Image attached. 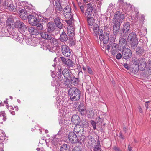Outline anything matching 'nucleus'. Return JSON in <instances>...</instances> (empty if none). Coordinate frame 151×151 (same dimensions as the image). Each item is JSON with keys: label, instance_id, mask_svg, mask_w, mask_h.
I'll return each instance as SVG.
<instances>
[{"label": "nucleus", "instance_id": "473e14b6", "mask_svg": "<svg viewBox=\"0 0 151 151\" xmlns=\"http://www.w3.org/2000/svg\"><path fill=\"white\" fill-rule=\"evenodd\" d=\"M36 26H37V27L35 28L36 29L40 34L43 29V23L39 22Z\"/></svg>", "mask_w": 151, "mask_h": 151}, {"label": "nucleus", "instance_id": "e433bc0d", "mask_svg": "<svg viewBox=\"0 0 151 151\" xmlns=\"http://www.w3.org/2000/svg\"><path fill=\"white\" fill-rule=\"evenodd\" d=\"M119 47V50L120 51H122L125 49H127L128 48H126L127 47V43L123 44H119L118 45Z\"/></svg>", "mask_w": 151, "mask_h": 151}, {"label": "nucleus", "instance_id": "5701e85b", "mask_svg": "<svg viewBox=\"0 0 151 151\" xmlns=\"http://www.w3.org/2000/svg\"><path fill=\"white\" fill-rule=\"evenodd\" d=\"M71 122L75 125H78L80 122L79 116L77 115H73L71 118Z\"/></svg>", "mask_w": 151, "mask_h": 151}, {"label": "nucleus", "instance_id": "bb28decb", "mask_svg": "<svg viewBox=\"0 0 151 151\" xmlns=\"http://www.w3.org/2000/svg\"><path fill=\"white\" fill-rule=\"evenodd\" d=\"M67 33L68 36L72 37L75 35L74 27L72 26H68L67 27Z\"/></svg>", "mask_w": 151, "mask_h": 151}, {"label": "nucleus", "instance_id": "20e7f679", "mask_svg": "<svg viewBox=\"0 0 151 151\" xmlns=\"http://www.w3.org/2000/svg\"><path fill=\"white\" fill-rule=\"evenodd\" d=\"M127 40L130 44L131 48L135 49L138 43V38L135 32H131L128 36Z\"/></svg>", "mask_w": 151, "mask_h": 151}, {"label": "nucleus", "instance_id": "37998d69", "mask_svg": "<svg viewBox=\"0 0 151 151\" xmlns=\"http://www.w3.org/2000/svg\"><path fill=\"white\" fill-rule=\"evenodd\" d=\"M48 32H40V35L41 37L44 39H46Z\"/></svg>", "mask_w": 151, "mask_h": 151}, {"label": "nucleus", "instance_id": "4468645a", "mask_svg": "<svg viewBox=\"0 0 151 151\" xmlns=\"http://www.w3.org/2000/svg\"><path fill=\"white\" fill-rule=\"evenodd\" d=\"M86 140L87 142V145L88 148H91L96 144V140L91 135H89L86 137Z\"/></svg>", "mask_w": 151, "mask_h": 151}, {"label": "nucleus", "instance_id": "ea45409f", "mask_svg": "<svg viewBox=\"0 0 151 151\" xmlns=\"http://www.w3.org/2000/svg\"><path fill=\"white\" fill-rule=\"evenodd\" d=\"M25 41L27 44L29 45L31 44V42H33L31 38L29 37L28 36L26 37Z\"/></svg>", "mask_w": 151, "mask_h": 151}, {"label": "nucleus", "instance_id": "864d4df0", "mask_svg": "<svg viewBox=\"0 0 151 151\" xmlns=\"http://www.w3.org/2000/svg\"><path fill=\"white\" fill-rule=\"evenodd\" d=\"M132 62L133 63V65H138L139 64L138 61L137 60L135 59L133 60L132 61Z\"/></svg>", "mask_w": 151, "mask_h": 151}, {"label": "nucleus", "instance_id": "09e8293b", "mask_svg": "<svg viewBox=\"0 0 151 151\" xmlns=\"http://www.w3.org/2000/svg\"><path fill=\"white\" fill-rule=\"evenodd\" d=\"M139 63H140L141 65H142L145 64V59L142 58H140L138 59Z\"/></svg>", "mask_w": 151, "mask_h": 151}, {"label": "nucleus", "instance_id": "4c0bfd02", "mask_svg": "<svg viewBox=\"0 0 151 151\" xmlns=\"http://www.w3.org/2000/svg\"><path fill=\"white\" fill-rule=\"evenodd\" d=\"M103 48H104V47H105V50H106V53L107 55H108L109 54V50L110 49V47H111V45L112 44L109 43L108 45H104V44H103Z\"/></svg>", "mask_w": 151, "mask_h": 151}, {"label": "nucleus", "instance_id": "b1692460", "mask_svg": "<svg viewBox=\"0 0 151 151\" xmlns=\"http://www.w3.org/2000/svg\"><path fill=\"white\" fill-rule=\"evenodd\" d=\"M93 10V6L90 3H88L87 5L86 9L85 14L87 15H91L92 12Z\"/></svg>", "mask_w": 151, "mask_h": 151}, {"label": "nucleus", "instance_id": "a18cd8bd", "mask_svg": "<svg viewBox=\"0 0 151 151\" xmlns=\"http://www.w3.org/2000/svg\"><path fill=\"white\" fill-rule=\"evenodd\" d=\"M122 38H121L120 40L119 41V44H124V43H127V41L126 39L124 38V37H122Z\"/></svg>", "mask_w": 151, "mask_h": 151}, {"label": "nucleus", "instance_id": "f704fd0d", "mask_svg": "<svg viewBox=\"0 0 151 151\" xmlns=\"http://www.w3.org/2000/svg\"><path fill=\"white\" fill-rule=\"evenodd\" d=\"M68 145L64 144L60 146L59 151H68Z\"/></svg>", "mask_w": 151, "mask_h": 151}, {"label": "nucleus", "instance_id": "ddd939ff", "mask_svg": "<svg viewBox=\"0 0 151 151\" xmlns=\"http://www.w3.org/2000/svg\"><path fill=\"white\" fill-rule=\"evenodd\" d=\"M61 71V74L62 75V77H64L65 79H69L73 75L71 72L67 68L63 69L61 73V70H59L58 72Z\"/></svg>", "mask_w": 151, "mask_h": 151}, {"label": "nucleus", "instance_id": "9d476101", "mask_svg": "<svg viewBox=\"0 0 151 151\" xmlns=\"http://www.w3.org/2000/svg\"><path fill=\"white\" fill-rule=\"evenodd\" d=\"M99 37L101 42H102L103 44H107L109 39V35L106 32H104L103 34V32L99 35Z\"/></svg>", "mask_w": 151, "mask_h": 151}, {"label": "nucleus", "instance_id": "6ab92c4d", "mask_svg": "<svg viewBox=\"0 0 151 151\" xmlns=\"http://www.w3.org/2000/svg\"><path fill=\"white\" fill-rule=\"evenodd\" d=\"M15 25V28H17L22 31H25L27 29V27L24 23L19 20L16 21Z\"/></svg>", "mask_w": 151, "mask_h": 151}, {"label": "nucleus", "instance_id": "a211bd4d", "mask_svg": "<svg viewBox=\"0 0 151 151\" xmlns=\"http://www.w3.org/2000/svg\"><path fill=\"white\" fill-rule=\"evenodd\" d=\"M84 128L79 125H76L74 129V131L76 132L77 135H83L85 134L86 132L84 130Z\"/></svg>", "mask_w": 151, "mask_h": 151}, {"label": "nucleus", "instance_id": "13d9d810", "mask_svg": "<svg viewBox=\"0 0 151 151\" xmlns=\"http://www.w3.org/2000/svg\"><path fill=\"white\" fill-rule=\"evenodd\" d=\"M119 137L122 140H124L125 139L124 137L122 134L121 132H120L119 134Z\"/></svg>", "mask_w": 151, "mask_h": 151}, {"label": "nucleus", "instance_id": "0e129e2a", "mask_svg": "<svg viewBox=\"0 0 151 151\" xmlns=\"http://www.w3.org/2000/svg\"><path fill=\"white\" fill-rule=\"evenodd\" d=\"M132 150V147L130 145L128 146V151H131Z\"/></svg>", "mask_w": 151, "mask_h": 151}, {"label": "nucleus", "instance_id": "412c9836", "mask_svg": "<svg viewBox=\"0 0 151 151\" xmlns=\"http://www.w3.org/2000/svg\"><path fill=\"white\" fill-rule=\"evenodd\" d=\"M15 22H14L13 20L11 18H8L6 21V24L8 29L15 28Z\"/></svg>", "mask_w": 151, "mask_h": 151}, {"label": "nucleus", "instance_id": "58836bf2", "mask_svg": "<svg viewBox=\"0 0 151 151\" xmlns=\"http://www.w3.org/2000/svg\"><path fill=\"white\" fill-rule=\"evenodd\" d=\"M83 135L79 134L78 136H80L79 139H80V142L81 143H83L86 140V137Z\"/></svg>", "mask_w": 151, "mask_h": 151}, {"label": "nucleus", "instance_id": "774afa93", "mask_svg": "<svg viewBox=\"0 0 151 151\" xmlns=\"http://www.w3.org/2000/svg\"><path fill=\"white\" fill-rule=\"evenodd\" d=\"M139 111L140 113H142V108L140 106H139L138 107Z\"/></svg>", "mask_w": 151, "mask_h": 151}, {"label": "nucleus", "instance_id": "338daca9", "mask_svg": "<svg viewBox=\"0 0 151 151\" xmlns=\"http://www.w3.org/2000/svg\"><path fill=\"white\" fill-rule=\"evenodd\" d=\"M113 5L111 3L109 5V8L111 9L113 8Z\"/></svg>", "mask_w": 151, "mask_h": 151}, {"label": "nucleus", "instance_id": "dca6fc26", "mask_svg": "<svg viewBox=\"0 0 151 151\" xmlns=\"http://www.w3.org/2000/svg\"><path fill=\"white\" fill-rule=\"evenodd\" d=\"M63 12L64 15L66 18L69 19L72 16L71 15V9L68 6H66L63 9Z\"/></svg>", "mask_w": 151, "mask_h": 151}, {"label": "nucleus", "instance_id": "69168bd1", "mask_svg": "<svg viewBox=\"0 0 151 151\" xmlns=\"http://www.w3.org/2000/svg\"><path fill=\"white\" fill-rule=\"evenodd\" d=\"M114 149L116 151H121L119 148L116 147H114Z\"/></svg>", "mask_w": 151, "mask_h": 151}, {"label": "nucleus", "instance_id": "5fc2aeb1", "mask_svg": "<svg viewBox=\"0 0 151 151\" xmlns=\"http://www.w3.org/2000/svg\"><path fill=\"white\" fill-rule=\"evenodd\" d=\"M122 55L120 53H118L116 55V58L118 60H119L122 58Z\"/></svg>", "mask_w": 151, "mask_h": 151}, {"label": "nucleus", "instance_id": "0eeeda50", "mask_svg": "<svg viewBox=\"0 0 151 151\" xmlns=\"http://www.w3.org/2000/svg\"><path fill=\"white\" fill-rule=\"evenodd\" d=\"M5 32L7 35L12 37L17 41H19L20 37L17 34L18 31L15 28L7 29Z\"/></svg>", "mask_w": 151, "mask_h": 151}, {"label": "nucleus", "instance_id": "052dcab7", "mask_svg": "<svg viewBox=\"0 0 151 151\" xmlns=\"http://www.w3.org/2000/svg\"><path fill=\"white\" fill-rule=\"evenodd\" d=\"M80 8L82 12L83 13L84 12V11L83 5H81V6H80Z\"/></svg>", "mask_w": 151, "mask_h": 151}, {"label": "nucleus", "instance_id": "a19ab883", "mask_svg": "<svg viewBox=\"0 0 151 151\" xmlns=\"http://www.w3.org/2000/svg\"><path fill=\"white\" fill-rule=\"evenodd\" d=\"M69 19L65 20V21L67 23V24L69 25V26H71L72 24V21L73 20V18L72 16Z\"/></svg>", "mask_w": 151, "mask_h": 151}, {"label": "nucleus", "instance_id": "6e6552de", "mask_svg": "<svg viewBox=\"0 0 151 151\" xmlns=\"http://www.w3.org/2000/svg\"><path fill=\"white\" fill-rule=\"evenodd\" d=\"M27 18L29 23L32 26L36 25L40 21L38 17L33 14L29 15Z\"/></svg>", "mask_w": 151, "mask_h": 151}, {"label": "nucleus", "instance_id": "2f4dec72", "mask_svg": "<svg viewBox=\"0 0 151 151\" xmlns=\"http://www.w3.org/2000/svg\"><path fill=\"white\" fill-rule=\"evenodd\" d=\"M101 147L100 141L99 139H98L94 147L93 150L94 151H101Z\"/></svg>", "mask_w": 151, "mask_h": 151}, {"label": "nucleus", "instance_id": "c9c22d12", "mask_svg": "<svg viewBox=\"0 0 151 151\" xmlns=\"http://www.w3.org/2000/svg\"><path fill=\"white\" fill-rule=\"evenodd\" d=\"M83 105L81 104L78 106V110L80 114L82 116H83L86 115V111L83 109L81 108L82 107Z\"/></svg>", "mask_w": 151, "mask_h": 151}, {"label": "nucleus", "instance_id": "8fccbe9b", "mask_svg": "<svg viewBox=\"0 0 151 151\" xmlns=\"http://www.w3.org/2000/svg\"><path fill=\"white\" fill-rule=\"evenodd\" d=\"M48 32L47 33V36L46 39L50 40L53 37V36L51 34Z\"/></svg>", "mask_w": 151, "mask_h": 151}, {"label": "nucleus", "instance_id": "393cba45", "mask_svg": "<svg viewBox=\"0 0 151 151\" xmlns=\"http://www.w3.org/2000/svg\"><path fill=\"white\" fill-rule=\"evenodd\" d=\"M60 18L58 16H56V18L54 19L55 24L56 27H58L60 29H61L62 27L63 24H62L60 20Z\"/></svg>", "mask_w": 151, "mask_h": 151}, {"label": "nucleus", "instance_id": "7ed1b4c3", "mask_svg": "<svg viewBox=\"0 0 151 151\" xmlns=\"http://www.w3.org/2000/svg\"><path fill=\"white\" fill-rule=\"evenodd\" d=\"M68 92V95L72 101H76L79 100L81 92L79 89L76 87L71 88Z\"/></svg>", "mask_w": 151, "mask_h": 151}, {"label": "nucleus", "instance_id": "49530a36", "mask_svg": "<svg viewBox=\"0 0 151 151\" xmlns=\"http://www.w3.org/2000/svg\"><path fill=\"white\" fill-rule=\"evenodd\" d=\"M136 50L137 52L138 53H142L144 51V50L142 48V47H137Z\"/></svg>", "mask_w": 151, "mask_h": 151}, {"label": "nucleus", "instance_id": "4d7b16f0", "mask_svg": "<svg viewBox=\"0 0 151 151\" xmlns=\"http://www.w3.org/2000/svg\"><path fill=\"white\" fill-rule=\"evenodd\" d=\"M123 66L127 70H129L130 69V67L128 66V64L127 63H124Z\"/></svg>", "mask_w": 151, "mask_h": 151}, {"label": "nucleus", "instance_id": "c85d7f7f", "mask_svg": "<svg viewBox=\"0 0 151 151\" xmlns=\"http://www.w3.org/2000/svg\"><path fill=\"white\" fill-rule=\"evenodd\" d=\"M28 30L30 34L31 35H37L39 34L36 28L33 27H31L28 28Z\"/></svg>", "mask_w": 151, "mask_h": 151}, {"label": "nucleus", "instance_id": "f8f14e48", "mask_svg": "<svg viewBox=\"0 0 151 151\" xmlns=\"http://www.w3.org/2000/svg\"><path fill=\"white\" fill-rule=\"evenodd\" d=\"M77 135L75 133L73 132H70L68 135V138L70 142L73 144L77 143L79 141Z\"/></svg>", "mask_w": 151, "mask_h": 151}, {"label": "nucleus", "instance_id": "6e6d98bb", "mask_svg": "<svg viewBox=\"0 0 151 151\" xmlns=\"http://www.w3.org/2000/svg\"><path fill=\"white\" fill-rule=\"evenodd\" d=\"M87 69L88 70V73L90 74H91V75L92 74H93L92 71L91 69L89 67H88L87 68Z\"/></svg>", "mask_w": 151, "mask_h": 151}, {"label": "nucleus", "instance_id": "423d86ee", "mask_svg": "<svg viewBox=\"0 0 151 151\" xmlns=\"http://www.w3.org/2000/svg\"><path fill=\"white\" fill-rule=\"evenodd\" d=\"M131 32L130 29V23L127 22H124L121 30H120L119 34L121 37H126L129 33Z\"/></svg>", "mask_w": 151, "mask_h": 151}, {"label": "nucleus", "instance_id": "4be33fe9", "mask_svg": "<svg viewBox=\"0 0 151 151\" xmlns=\"http://www.w3.org/2000/svg\"><path fill=\"white\" fill-rule=\"evenodd\" d=\"M112 49L110 52L113 56H114L118 52L119 47L118 44L116 43H113L111 45Z\"/></svg>", "mask_w": 151, "mask_h": 151}, {"label": "nucleus", "instance_id": "de8ad7c7", "mask_svg": "<svg viewBox=\"0 0 151 151\" xmlns=\"http://www.w3.org/2000/svg\"><path fill=\"white\" fill-rule=\"evenodd\" d=\"M8 9L10 11H13L15 10L14 6H13V4H9L8 6Z\"/></svg>", "mask_w": 151, "mask_h": 151}, {"label": "nucleus", "instance_id": "680f3d73", "mask_svg": "<svg viewBox=\"0 0 151 151\" xmlns=\"http://www.w3.org/2000/svg\"><path fill=\"white\" fill-rule=\"evenodd\" d=\"M46 47L47 48L46 49V50H49L50 51V50L51 49L50 48V46L49 45H47V46H46Z\"/></svg>", "mask_w": 151, "mask_h": 151}, {"label": "nucleus", "instance_id": "a878e982", "mask_svg": "<svg viewBox=\"0 0 151 151\" xmlns=\"http://www.w3.org/2000/svg\"><path fill=\"white\" fill-rule=\"evenodd\" d=\"M68 39V37L66 33L63 31L60 35L59 39L61 42L64 43L66 42Z\"/></svg>", "mask_w": 151, "mask_h": 151}, {"label": "nucleus", "instance_id": "aec40b11", "mask_svg": "<svg viewBox=\"0 0 151 151\" xmlns=\"http://www.w3.org/2000/svg\"><path fill=\"white\" fill-rule=\"evenodd\" d=\"M86 115L89 118L93 119L96 113V111L93 108L88 109L86 111Z\"/></svg>", "mask_w": 151, "mask_h": 151}, {"label": "nucleus", "instance_id": "cd10ccee", "mask_svg": "<svg viewBox=\"0 0 151 151\" xmlns=\"http://www.w3.org/2000/svg\"><path fill=\"white\" fill-rule=\"evenodd\" d=\"M70 80L71 83L75 86H77L79 82L78 79L76 78L73 75L69 78Z\"/></svg>", "mask_w": 151, "mask_h": 151}, {"label": "nucleus", "instance_id": "f3484780", "mask_svg": "<svg viewBox=\"0 0 151 151\" xmlns=\"http://www.w3.org/2000/svg\"><path fill=\"white\" fill-rule=\"evenodd\" d=\"M123 57L126 60L132 57V53L131 50L129 48L125 49L122 51Z\"/></svg>", "mask_w": 151, "mask_h": 151}, {"label": "nucleus", "instance_id": "2eb2a0df", "mask_svg": "<svg viewBox=\"0 0 151 151\" xmlns=\"http://www.w3.org/2000/svg\"><path fill=\"white\" fill-rule=\"evenodd\" d=\"M56 26L55 23L53 22H50L48 23L47 27L46 30L47 32L52 33L56 29Z\"/></svg>", "mask_w": 151, "mask_h": 151}, {"label": "nucleus", "instance_id": "9b49d317", "mask_svg": "<svg viewBox=\"0 0 151 151\" xmlns=\"http://www.w3.org/2000/svg\"><path fill=\"white\" fill-rule=\"evenodd\" d=\"M61 50L63 54L66 57L70 56L71 55V50L69 47L65 45H62Z\"/></svg>", "mask_w": 151, "mask_h": 151}, {"label": "nucleus", "instance_id": "603ef678", "mask_svg": "<svg viewBox=\"0 0 151 151\" xmlns=\"http://www.w3.org/2000/svg\"><path fill=\"white\" fill-rule=\"evenodd\" d=\"M1 116L3 117V120L4 121H5L6 119V114L5 113V112L4 111H2L1 112Z\"/></svg>", "mask_w": 151, "mask_h": 151}, {"label": "nucleus", "instance_id": "bf43d9fd", "mask_svg": "<svg viewBox=\"0 0 151 151\" xmlns=\"http://www.w3.org/2000/svg\"><path fill=\"white\" fill-rule=\"evenodd\" d=\"M18 11L19 12L21 13H24L25 12V10L22 9H19Z\"/></svg>", "mask_w": 151, "mask_h": 151}, {"label": "nucleus", "instance_id": "f03ea898", "mask_svg": "<svg viewBox=\"0 0 151 151\" xmlns=\"http://www.w3.org/2000/svg\"><path fill=\"white\" fill-rule=\"evenodd\" d=\"M56 74L58 76V78L56 80H53L51 83L53 86L58 87L62 86L65 88H67L70 87L71 85L70 83L69 79H65L63 77H62L61 71L57 72Z\"/></svg>", "mask_w": 151, "mask_h": 151}, {"label": "nucleus", "instance_id": "e2e57ef3", "mask_svg": "<svg viewBox=\"0 0 151 151\" xmlns=\"http://www.w3.org/2000/svg\"><path fill=\"white\" fill-rule=\"evenodd\" d=\"M124 0H119L118 2L119 4H122L124 3Z\"/></svg>", "mask_w": 151, "mask_h": 151}, {"label": "nucleus", "instance_id": "f257e3e1", "mask_svg": "<svg viewBox=\"0 0 151 151\" xmlns=\"http://www.w3.org/2000/svg\"><path fill=\"white\" fill-rule=\"evenodd\" d=\"M123 12H121L120 11L116 12L113 19L114 21V23L113 25V31L115 38L118 34L120 30V27L121 23L125 19V16L124 13L125 12L126 10L122 9Z\"/></svg>", "mask_w": 151, "mask_h": 151}, {"label": "nucleus", "instance_id": "c03bdc74", "mask_svg": "<svg viewBox=\"0 0 151 151\" xmlns=\"http://www.w3.org/2000/svg\"><path fill=\"white\" fill-rule=\"evenodd\" d=\"M69 43L71 46H74L75 44V41L72 38H69Z\"/></svg>", "mask_w": 151, "mask_h": 151}, {"label": "nucleus", "instance_id": "c756f323", "mask_svg": "<svg viewBox=\"0 0 151 151\" xmlns=\"http://www.w3.org/2000/svg\"><path fill=\"white\" fill-rule=\"evenodd\" d=\"M50 42L52 44L55 45V47H59V45L60 44V43L59 41L57 39L55 38L54 36L49 40Z\"/></svg>", "mask_w": 151, "mask_h": 151}, {"label": "nucleus", "instance_id": "7c9ffc66", "mask_svg": "<svg viewBox=\"0 0 151 151\" xmlns=\"http://www.w3.org/2000/svg\"><path fill=\"white\" fill-rule=\"evenodd\" d=\"M87 20L88 24L90 27H92L94 25V23H93V20L91 15H87Z\"/></svg>", "mask_w": 151, "mask_h": 151}, {"label": "nucleus", "instance_id": "39448f33", "mask_svg": "<svg viewBox=\"0 0 151 151\" xmlns=\"http://www.w3.org/2000/svg\"><path fill=\"white\" fill-rule=\"evenodd\" d=\"M58 60L68 68L72 69L74 68L75 65L74 63L70 59H66L63 57H60L59 58Z\"/></svg>", "mask_w": 151, "mask_h": 151}, {"label": "nucleus", "instance_id": "1a4fd4ad", "mask_svg": "<svg viewBox=\"0 0 151 151\" xmlns=\"http://www.w3.org/2000/svg\"><path fill=\"white\" fill-rule=\"evenodd\" d=\"M89 29L95 36H96L97 35H99L103 31L102 29H99L98 25L95 23L92 27H89Z\"/></svg>", "mask_w": 151, "mask_h": 151}, {"label": "nucleus", "instance_id": "72a5a7b5", "mask_svg": "<svg viewBox=\"0 0 151 151\" xmlns=\"http://www.w3.org/2000/svg\"><path fill=\"white\" fill-rule=\"evenodd\" d=\"M55 5L56 6V9L57 10L59 11L60 12L62 10V8L60 2L58 0H56L55 1Z\"/></svg>", "mask_w": 151, "mask_h": 151}, {"label": "nucleus", "instance_id": "79ce46f5", "mask_svg": "<svg viewBox=\"0 0 151 151\" xmlns=\"http://www.w3.org/2000/svg\"><path fill=\"white\" fill-rule=\"evenodd\" d=\"M82 149L80 146H78L75 147L72 151H82Z\"/></svg>", "mask_w": 151, "mask_h": 151}, {"label": "nucleus", "instance_id": "3c124183", "mask_svg": "<svg viewBox=\"0 0 151 151\" xmlns=\"http://www.w3.org/2000/svg\"><path fill=\"white\" fill-rule=\"evenodd\" d=\"M91 123L94 129L95 130L96 129V125L95 121L93 120H91Z\"/></svg>", "mask_w": 151, "mask_h": 151}]
</instances>
